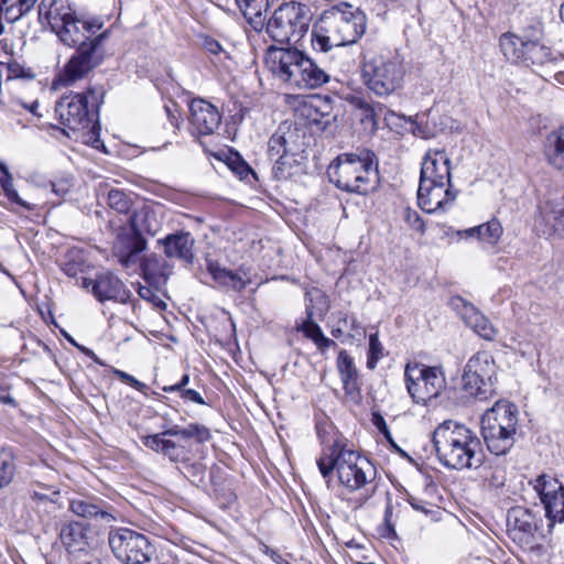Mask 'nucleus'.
I'll list each match as a JSON object with an SVG mask.
<instances>
[{
	"mask_svg": "<svg viewBox=\"0 0 564 564\" xmlns=\"http://www.w3.org/2000/svg\"><path fill=\"white\" fill-rule=\"evenodd\" d=\"M503 228L497 219H491L479 226L468 228L462 232L465 237H477L489 245H496L501 238Z\"/></svg>",
	"mask_w": 564,
	"mask_h": 564,
	"instance_id": "4c0bfd02",
	"label": "nucleus"
},
{
	"mask_svg": "<svg viewBox=\"0 0 564 564\" xmlns=\"http://www.w3.org/2000/svg\"><path fill=\"white\" fill-rule=\"evenodd\" d=\"M239 10L248 23L256 30L264 29L265 13L269 9V0H235Z\"/></svg>",
	"mask_w": 564,
	"mask_h": 564,
	"instance_id": "72a5a7b5",
	"label": "nucleus"
},
{
	"mask_svg": "<svg viewBox=\"0 0 564 564\" xmlns=\"http://www.w3.org/2000/svg\"><path fill=\"white\" fill-rule=\"evenodd\" d=\"M189 122L200 135H209L220 124V115L215 106L204 99H193L189 104Z\"/></svg>",
	"mask_w": 564,
	"mask_h": 564,
	"instance_id": "412c9836",
	"label": "nucleus"
},
{
	"mask_svg": "<svg viewBox=\"0 0 564 564\" xmlns=\"http://www.w3.org/2000/svg\"><path fill=\"white\" fill-rule=\"evenodd\" d=\"M138 294L141 299L152 303L158 308L164 310L166 307L165 302L150 286L140 285L138 289Z\"/></svg>",
	"mask_w": 564,
	"mask_h": 564,
	"instance_id": "3c124183",
	"label": "nucleus"
},
{
	"mask_svg": "<svg viewBox=\"0 0 564 564\" xmlns=\"http://www.w3.org/2000/svg\"><path fill=\"white\" fill-rule=\"evenodd\" d=\"M210 437L206 426L191 423L185 427L173 425L160 433L145 435L141 440L145 447L164 455L173 463L181 464L180 471L193 485L198 486L205 480L206 466L202 462L191 460L188 440L194 438L197 443H205Z\"/></svg>",
	"mask_w": 564,
	"mask_h": 564,
	"instance_id": "f257e3e1",
	"label": "nucleus"
},
{
	"mask_svg": "<svg viewBox=\"0 0 564 564\" xmlns=\"http://www.w3.org/2000/svg\"><path fill=\"white\" fill-rule=\"evenodd\" d=\"M530 37L507 32L500 36L499 45L507 61L522 65Z\"/></svg>",
	"mask_w": 564,
	"mask_h": 564,
	"instance_id": "2f4dec72",
	"label": "nucleus"
},
{
	"mask_svg": "<svg viewBox=\"0 0 564 564\" xmlns=\"http://www.w3.org/2000/svg\"><path fill=\"white\" fill-rule=\"evenodd\" d=\"M518 416V408L507 401H498L485 412L481 417V435L491 454L503 456L513 447Z\"/></svg>",
	"mask_w": 564,
	"mask_h": 564,
	"instance_id": "423d86ee",
	"label": "nucleus"
},
{
	"mask_svg": "<svg viewBox=\"0 0 564 564\" xmlns=\"http://www.w3.org/2000/svg\"><path fill=\"white\" fill-rule=\"evenodd\" d=\"M306 312L307 319L297 326V330L302 332L306 338L311 339L322 354L329 347H336L337 344L333 339L326 337L321 326L313 321V311L308 306L306 307Z\"/></svg>",
	"mask_w": 564,
	"mask_h": 564,
	"instance_id": "c9c22d12",
	"label": "nucleus"
},
{
	"mask_svg": "<svg viewBox=\"0 0 564 564\" xmlns=\"http://www.w3.org/2000/svg\"><path fill=\"white\" fill-rule=\"evenodd\" d=\"M159 242L164 246V253L169 258H177L187 263L194 259V239L189 232H175L160 239Z\"/></svg>",
	"mask_w": 564,
	"mask_h": 564,
	"instance_id": "bb28decb",
	"label": "nucleus"
},
{
	"mask_svg": "<svg viewBox=\"0 0 564 564\" xmlns=\"http://www.w3.org/2000/svg\"><path fill=\"white\" fill-rule=\"evenodd\" d=\"M105 54L104 47H97L96 45H88L76 50L61 72L58 82L64 86H68L84 78L89 72L101 64Z\"/></svg>",
	"mask_w": 564,
	"mask_h": 564,
	"instance_id": "2eb2a0df",
	"label": "nucleus"
},
{
	"mask_svg": "<svg viewBox=\"0 0 564 564\" xmlns=\"http://www.w3.org/2000/svg\"><path fill=\"white\" fill-rule=\"evenodd\" d=\"M63 271L66 275L70 278H76L78 273L82 271L80 264L76 262H67L63 267Z\"/></svg>",
	"mask_w": 564,
	"mask_h": 564,
	"instance_id": "0e129e2a",
	"label": "nucleus"
},
{
	"mask_svg": "<svg viewBox=\"0 0 564 564\" xmlns=\"http://www.w3.org/2000/svg\"><path fill=\"white\" fill-rule=\"evenodd\" d=\"M432 443L438 462L446 468L462 470L480 464V440L465 424L445 420L435 427Z\"/></svg>",
	"mask_w": 564,
	"mask_h": 564,
	"instance_id": "f03ea898",
	"label": "nucleus"
},
{
	"mask_svg": "<svg viewBox=\"0 0 564 564\" xmlns=\"http://www.w3.org/2000/svg\"><path fill=\"white\" fill-rule=\"evenodd\" d=\"M403 219L406 224L417 232L423 234L425 231V224L416 210L406 207L403 210Z\"/></svg>",
	"mask_w": 564,
	"mask_h": 564,
	"instance_id": "8fccbe9b",
	"label": "nucleus"
},
{
	"mask_svg": "<svg viewBox=\"0 0 564 564\" xmlns=\"http://www.w3.org/2000/svg\"><path fill=\"white\" fill-rule=\"evenodd\" d=\"M362 80L379 97H388L402 88L406 73L403 57L398 52H381L365 58Z\"/></svg>",
	"mask_w": 564,
	"mask_h": 564,
	"instance_id": "0eeeda50",
	"label": "nucleus"
},
{
	"mask_svg": "<svg viewBox=\"0 0 564 564\" xmlns=\"http://www.w3.org/2000/svg\"><path fill=\"white\" fill-rule=\"evenodd\" d=\"M458 191L452 183L436 181H420L417 189V203L423 212L427 214L438 210H446L454 204Z\"/></svg>",
	"mask_w": 564,
	"mask_h": 564,
	"instance_id": "dca6fc26",
	"label": "nucleus"
},
{
	"mask_svg": "<svg viewBox=\"0 0 564 564\" xmlns=\"http://www.w3.org/2000/svg\"><path fill=\"white\" fill-rule=\"evenodd\" d=\"M383 357V346L377 333L369 335V348L367 354V367L373 370Z\"/></svg>",
	"mask_w": 564,
	"mask_h": 564,
	"instance_id": "de8ad7c7",
	"label": "nucleus"
},
{
	"mask_svg": "<svg viewBox=\"0 0 564 564\" xmlns=\"http://www.w3.org/2000/svg\"><path fill=\"white\" fill-rule=\"evenodd\" d=\"M0 185L6 197L13 204H17L25 210L32 212L36 205L24 200L17 189L14 188L13 177L8 166L4 163H0Z\"/></svg>",
	"mask_w": 564,
	"mask_h": 564,
	"instance_id": "ea45409f",
	"label": "nucleus"
},
{
	"mask_svg": "<svg viewBox=\"0 0 564 564\" xmlns=\"http://www.w3.org/2000/svg\"><path fill=\"white\" fill-rule=\"evenodd\" d=\"M235 172L240 175V178H246L249 174H254L251 167L243 161L235 167Z\"/></svg>",
	"mask_w": 564,
	"mask_h": 564,
	"instance_id": "338daca9",
	"label": "nucleus"
},
{
	"mask_svg": "<svg viewBox=\"0 0 564 564\" xmlns=\"http://www.w3.org/2000/svg\"><path fill=\"white\" fill-rule=\"evenodd\" d=\"M451 169V160L444 149H430L423 158L420 181L452 183Z\"/></svg>",
	"mask_w": 564,
	"mask_h": 564,
	"instance_id": "4be33fe9",
	"label": "nucleus"
},
{
	"mask_svg": "<svg viewBox=\"0 0 564 564\" xmlns=\"http://www.w3.org/2000/svg\"><path fill=\"white\" fill-rule=\"evenodd\" d=\"M299 111L311 124L323 126L325 128L328 123V120H324L321 115L322 112H319V108L316 107V101H304L300 105Z\"/></svg>",
	"mask_w": 564,
	"mask_h": 564,
	"instance_id": "49530a36",
	"label": "nucleus"
},
{
	"mask_svg": "<svg viewBox=\"0 0 564 564\" xmlns=\"http://www.w3.org/2000/svg\"><path fill=\"white\" fill-rule=\"evenodd\" d=\"M456 301L463 305L460 315L466 325L484 339L494 340L496 338L497 330L489 319L473 304L466 303L462 297H457Z\"/></svg>",
	"mask_w": 564,
	"mask_h": 564,
	"instance_id": "cd10ccee",
	"label": "nucleus"
},
{
	"mask_svg": "<svg viewBox=\"0 0 564 564\" xmlns=\"http://www.w3.org/2000/svg\"><path fill=\"white\" fill-rule=\"evenodd\" d=\"M392 516H393V506L391 502H389L386 507L384 517H383L388 536L391 534H395Z\"/></svg>",
	"mask_w": 564,
	"mask_h": 564,
	"instance_id": "052dcab7",
	"label": "nucleus"
},
{
	"mask_svg": "<svg viewBox=\"0 0 564 564\" xmlns=\"http://www.w3.org/2000/svg\"><path fill=\"white\" fill-rule=\"evenodd\" d=\"M108 543L113 555L124 564H147L153 554L149 539L128 528L111 530Z\"/></svg>",
	"mask_w": 564,
	"mask_h": 564,
	"instance_id": "f8f14e48",
	"label": "nucleus"
},
{
	"mask_svg": "<svg viewBox=\"0 0 564 564\" xmlns=\"http://www.w3.org/2000/svg\"><path fill=\"white\" fill-rule=\"evenodd\" d=\"M203 47L206 52L212 55L218 56L219 62L229 59V53L223 47V45L213 37L206 36L203 41Z\"/></svg>",
	"mask_w": 564,
	"mask_h": 564,
	"instance_id": "09e8293b",
	"label": "nucleus"
},
{
	"mask_svg": "<svg viewBox=\"0 0 564 564\" xmlns=\"http://www.w3.org/2000/svg\"><path fill=\"white\" fill-rule=\"evenodd\" d=\"M80 286L90 288L93 295L101 303L113 301L126 304L131 297L124 283L110 271L99 272L95 279L83 278Z\"/></svg>",
	"mask_w": 564,
	"mask_h": 564,
	"instance_id": "f3484780",
	"label": "nucleus"
},
{
	"mask_svg": "<svg viewBox=\"0 0 564 564\" xmlns=\"http://www.w3.org/2000/svg\"><path fill=\"white\" fill-rule=\"evenodd\" d=\"M300 132L291 123H281L268 141V156L274 162L272 175L278 181L290 180L300 172L301 164L297 159L301 145L297 140Z\"/></svg>",
	"mask_w": 564,
	"mask_h": 564,
	"instance_id": "6e6552de",
	"label": "nucleus"
},
{
	"mask_svg": "<svg viewBox=\"0 0 564 564\" xmlns=\"http://www.w3.org/2000/svg\"><path fill=\"white\" fill-rule=\"evenodd\" d=\"M188 383H189V376L187 373H185L182 376V378L178 382H176L175 384H171V386H164L162 388V390L164 392H169V393L177 392V391L185 389Z\"/></svg>",
	"mask_w": 564,
	"mask_h": 564,
	"instance_id": "680f3d73",
	"label": "nucleus"
},
{
	"mask_svg": "<svg viewBox=\"0 0 564 564\" xmlns=\"http://www.w3.org/2000/svg\"><path fill=\"white\" fill-rule=\"evenodd\" d=\"M541 216L549 234L564 237V196L547 199L541 207Z\"/></svg>",
	"mask_w": 564,
	"mask_h": 564,
	"instance_id": "c85d7f7f",
	"label": "nucleus"
},
{
	"mask_svg": "<svg viewBox=\"0 0 564 564\" xmlns=\"http://www.w3.org/2000/svg\"><path fill=\"white\" fill-rule=\"evenodd\" d=\"M312 101H316V107L319 108V112L323 118H327L330 115L332 106L327 100H323L321 98L312 99Z\"/></svg>",
	"mask_w": 564,
	"mask_h": 564,
	"instance_id": "69168bd1",
	"label": "nucleus"
},
{
	"mask_svg": "<svg viewBox=\"0 0 564 564\" xmlns=\"http://www.w3.org/2000/svg\"><path fill=\"white\" fill-rule=\"evenodd\" d=\"M4 73H7V79L31 77L22 65L18 62L4 63Z\"/></svg>",
	"mask_w": 564,
	"mask_h": 564,
	"instance_id": "603ef678",
	"label": "nucleus"
},
{
	"mask_svg": "<svg viewBox=\"0 0 564 564\" xmlns=\"http://www.w3.org/2000/svg\"><path fill=\"white\" fill-rule=\"evenodd\" d=\"M15 473L14 457L10 453H0V489L7 487Z\"/></svg>",
	"mask_w": 564,
	"mask_h": 564,
	"instance_id": "c03bdc74",
	"label": "nucleus"
},
{
	"mask_svg": "<svg viewBox=\"0 0 564 564\" xmlns=\"http://www.w3.org/2000/svg\"><path fill=\"white\" fill-rule=\"evenodd\" d=\"M408 502L411 505V507L416 510V511H420L422 513H430L431 512V508L433 507L432 503L427 502V501H424L423 499L414 496V495H409L408 496Z\"/></svg>",
	"mask_w": 564,
	"mask_h": 564,
	"instance_id": "4d7b16f0",
	"label": "nucleus"
},
{
	"mask_svg": "<svg viewBox=\"0 0 564 564\" xmlns=\"http://www.w3.org/2000/svg\"><path fill=\"white\" fill-rule=\"evenodd\" d=\"M336 321L341 325V328L346 332L349 338H355L364 334V328L355 315H349L345 312H338L336 314Z\"/></svg>",
	"mask_w": 564,
	"mask_h": 564,
	"instance_id": "a18cd8bd",
	"label": "nucleus"
},
{
	"mask_svg": "<svg viewBox=\"0 0 564 564\" xmlns=\"http://www.w3.org/2000/svg\"><path fill=\"white\" fill-rule=\"evenodd\" d=\"M327 174L337 188L366 195L378 183V160L368 149L341 153L330 163Z\"/></svg>",
	"mask_w": 564,
	"mask_h": 564,
	"instance_id": "20e7f679",
	"label": "nucleus"
},
{
	"mask_svg": "<svg viewBox=\"0 0 564 564\" xmlns=\"http://www.w3.org/2000/svg\"><path fill=\"white\" fill-rule=\"evenodd\" d=\"M337 24L339 34L344 37L345 45L356 43L366 30V15L359 9H354L348 3L335 6L329 9Z\"/></svg>",
	"mask_w": 564,
	"mask_h": 564,
	"instance_id": "6ab92c4d",
	"label": "nucleus"
},
{
	"mask_svg": "<svg viewBox=\"0 0 564 564\" xmlns=\"http://www.w3.org/2000/svg\"><path fill=\"white\" fill-rule=\"evenodd\" d=\"M101 26L102 24L97 21L90 22L80 20L75 14L74 18L68 20L55 33L65 45L75 47L76 50L88 45L102 47L106 33H97Z\"/></svg>",
	"mask_w": 564,
	"mask_h": 564,
	"instance_id": "ddd939ff",
	"label": "nucleus"
},
{
	"mask_svg": "<svg viewBox=\"0 0 564 564\" xmlns=\"http://www.w3.org/2000/svg\"><path fill=\"white\" fill-rule=\"evenodd\" d=\"M106 203L110 209L118 214H131L133 212L131 210V198L123 191L118 188H111L107 192Z\"/></svg>",
	"mask_w": 564,
	"mask_h": 564,
	"instance_id": "37998d69",
	"label": "nucleus"
},
{
	"mask_svg": "<svg viewBox=\"0 0 564 564\" xmlns=\"http://www.w3.org/2000/svg\"><path fill=\"white\" fill-rule=\"evenodd\" d=\"M352 104L356 108H358L361 111H369L371 112V104H369L364 98L355 97L352 100Z\"/></svg>",
	"mask_w": 564,
	"mask_h": 564,
	"instance_id": "774afa93",
	"label": "nucleus"
},
{
	"mask_svg": "<svg viewBox=\"0 0 564 564\" xmlns=\"http://www.w3.org/2000/svg\"><path fill=\"white\" fill-rule=\"evenodd\" d=\"M551 61V48L543 44L538 37L530 39L522 65L542 66Z\"/></svg>",
	"mask_w": 564,
	"mask_h": 564,
	"instance_id": "a19ab883",
	"label": "nucleus"
},
{
	"mask_svg": "<svg viewBox=\"0 0 564 564\" xmlns=\"http://www.w3.org/2000/svg\"><path fill=\"white\" fill-rule=\"evenodd\" d=\"M180 393V397L187 402H194L197 404H205V400L200 395V393L194 389H183L181 391H177Z\"/></svg>",
	"mask_w": 564,
	"mask_h": 564,
	"instance_id": "bf43d9fd",
	"label": "nucleus"
},
{
	"mask_svg": "<svg viewBox=\"0 0 564 564\" xmlns=\"http://www.w3.org/2000/svg\"><path fill=\"white\" fill-rule=\"evenodd\" d=\"M88 527L78 521H70L61 528L59 539L69 553L85 551L88 547Z\"/></svg>",
	"mask_w": 564,
	"mask_h": 564,
	"instance_id": "c756f323",
	"label": "nucleus"
},
{
	"mask_svg": "<svg viewBox=\"0 0 564 564\" xmlns=\"http://www.w3.org/2000/svg\"><path fill=\"white\" fill-rule=\"evenodd\" d=\"M371 422L388 442L393 441L390 430L386 423V420L379 412L372 413Z\"/></svg>",
	"mask_w": 564,
	"mask_h": 564,
	"instance_id": "5fc2aeb1",
	"label": "nucleus"
},
{
	"mask_svg": "<svg viewBox=\"0 0 564 564\" xmlns=\"http://www.w3.org/2000/svg\"><path fill=\"white\" fill-rule=\"evenodd\" d=\"M463 390L466 395L487 400L496 393L497 366L492 355L478 351L467 361L462 377Z\"/></svg>",
	"mask_w": 564,
	"mask_h": 564,
	"instance_id": "9b49d317",
	"label": "nucleus"
},
{
	"mask_svg": "<svg viewBox=\"0 0 564 564\" xmlns=\"http://www.w3.org/2000/svg\"><path fill=\"white\" fill-rule=\"evenodd\" d=\"M534 489L544 506L551 524L564 522V486L554 477L541 475L535 479Z\"/></svg>",
	"mask_w": 564,
	"mask_h": 564,
	"instance_id": "a211bd4d",
	"label": "nucleus"
},
{
	"mask_svg": "<svg viewBox=\"0 0 564 564\" xmlns=\"http://www.w3.org/2000/svg\"><path fill=\"white\" fill-rule=\"evenodd\" d=\"M306 55L297 48H270L267 62L271 72L282 82L296 87Z\"/></svg>",
	"mask_w": 564,
	"mask_h": 564,
	"instance_id": "4468645a",
	"label": "nucleus"
},
{
	"mask_svg": "<svg viewBox=\"0 0 564 564\" xmlns=\"http://www.w3.org/2000/svg\"><path fill=\"white\" fill-rule=\"evenodd\" d=\"M507 524L514 539L528 542L538 530V518L530 509L516 506L508 511Z\"/></svg>",
	"mask_w": 564,
	"mask_h": 564,
	"instance_id": "b1692460",
	"label": "nucleus"
},
{
	"mask_svg": "<svg viewBox=\"0 0 564 564\" xmlns=\"http://www.w3.org/2000/svg\"><path fill=\"white\" fill-rule=\"evenodd\" d=\"M263 553L270 556V558L276 564H292L288 560L283 558L279 552L270 549L268 545H263Z\"/></svg>",
	"mask_w": 564,
	"mask_h": 564,
	"instance_id": "e2e57ef3",
	"label": "nucleus"
},
{
	"mask_svg": "<svg viewBox=\"0 0 564 564\" xmlns=\"http://www.w3.org/2000/svg\"><path fill=\"white\" fill-rule=\"evenodd\" d=\"M336 366L346 397L356 404L360 403L362 395L354 359L343 349L338 352Z\"/></svg>",
	"mask_w": 564,
	"mask_h": 564,
	"instance_id": "393cba45",
	"label": "nucleus"
},
{
	"mask_svg": "<svg viewBox=\"0 0 564 564\" xmlns=\"http://www.w3.org/2000/svg\"><path fill=\"white\" fill-rule=\"evenodd\" d=\"M115 373L119 379H121L123 382L128 383L138 391H143L147 388V386L143 382L139 381L133 376L122 370H116Z\"/></svg>",
	"mask_w": 564,
	"mask_h": 564,
	"instance_id": "13d9d810",
	"label": "nucleus"
},
{
	"mask_svg": "<svg viewBox=\"0 0 564 564\" xmlns=\"http://www.w3.org/2000/svg\"><path fill=\"white\" fill-rule=\"evenodd\" d=\"M389 110L381 104L371 105V112L362 111V121H372L373 124L377 123V119L383 116L386 118Z\"/></svg>",
	"mask_w": 564,
	"mask_h": 564,
	"instance_id": "864d4df0",
	"label": "nucleus"
},
{
	"mask_svg": "<svg viewBox=\"0 0 564 564\" xmlns=\"http://www.w3.org/2000/svg\"><path fill=\"white\" fill-rule=\"evenodd\" d=\"M105 91L101 87H91L86 91L62 96L55 105L59 123L72 131H88L89 142L98 148L100 126L99 108L104 102Z\"/></svg>",
	"mask_w": 564,
	"mask_h": 564,
	"instance_id": "39448f33",
	"label": "nucleus"
},
{
	"mask_svg": "<svg viewBox=\"0 0 564 564\" xmlns=\"http://www.w3.org/2000/svg\"><path fill=\"white\" fill-rule=\"evenodd\" d=\"M312 45L315 51L328 52L334 47L345 46L330 10L322 13L313 26Z\"/></svg>",
	"mask_w": 564,
	"mask_h": 564,
	"instance_id": "aec40b11",
	"label": "nucleus"
},
{
	"mask_svg": "<svg viewBox=\"0 0 564 564\" xmlns=\"http://www.w3.org/2000/svg\"><path fill=\"white\" fill-rule=\"evenodd\" d=\"M75 14L76 10L69 0H41L39 4L40 21H45L54 32Z\"/></svg>",
	"mask_w": 564,
	"mask_h": 564,
	"instance_id": "5701e85b",
	"label": "nucleus"
},
{
	"mask_svg": "<svg viewBox=\"0 0 564 564\" xmlns=\"http://www.w3.org/2000/svg\"><path fill=\"white\" fill-rule=\"evenodd\" d=\"M404 383L412 401L426 405L446 389V377L442 367L408 362L404 368Z\"/></svg>",
	"mask_w": 564,
	"mask_h": 564,
	"instance_id": "9d476101",
	"label": "nucleus"
},
{
	"mask_svg": "<svg viewBox=\"0 0 564 564\" xmlns=\"http://www.w3.org/2000/svg\"><path fill=\"white\" fill-rule=\"evenodd\" d=\"M37 0H0V20L13 23L26 14Z\"/></svg>",
	"mask_w": 564,
	"mask_h": 564,
	"instance_id": "58836bf2",
	"label": "nucleus"
},
{
	"mask_svg": "<svg viewBox=\"0 0 564 564\" xmlns=\"http://www.w3.org/2000/svg\"><path fill=\"white\" fill-rule=\"evenodd\" d=\"M108 505L96 497L77 496L69 500L68 509L77 517L91 519L100 518L106 522L115 520L113 516L107 511Z\"/></svg>",
	"mask_w": 564,
	"mask_h": 564,
	"instance_id": "a878e982",
	"label": "nucleus"
},
{
	"mask_svg": "<svg viewBox=\"0 0 564 564\" xmlns=\"http://www.w3.org/2000/svg\"><path fill=\"white\" fill-rule=\"evenodd\" d=\"M51 185L53 193L56 194L58 197H64L65 195H67L73 186L72 180L68 177H64L62 180L52 182Z\"/></svg>",
	"mask_w": 564,
	"mask_h": 564,
	"instance_id": "6e6d98bb",
	"label": "nucleus"
},
{
	"mask_svg": "<svg viewBox=\"0 0 564 564\" xmlns=\"http://www.w3.org/2000/svg\"><path fill=\"white\" fill-rule=\"evenodd\" d=\"M207 271L215 282L232 291L241 292L250 283V280L241 276L239 272L223 268L214 261H207Z\"/></svg>",
	"mask_w": 564,
	"mask_h": 564,
	"instance_id": "473e14b6",
	"label": "nucleus"
},
{
	"mask_svg": "<svg viewBox=\"0 0 564 564\" xmlns=\"http://www.w3.org/2000/svg\"><path fill=\"white\" fill-rule=\"evenodd\" d=\"M316 463L319 473L327 481L336 470L339 482L347 490L366 489L368 494L357 499L358 506H362L373 494L375 490L369 492L367 486L375 479L376 469L368 459L361 457L357 452L335 442L329 447V453H324Z\"/></svg>",
	"mask_w": 564,
	"mask_h": 564,
	"instance_id": "7ed1b4c3",
	"label": "nucleus"
},
{
	"mask_svg": "<svg viewBox=\"0 0 564 564\" xmlns=\"http://www.w3.org/2000/svg\"><path fill=\"white\" fill-rule=\"evenodd\" d=\"M481 476L489 487L499 489L505 486L507 480L506 466L495 462H488L484 465Z\"/></svg>",
	"mask_w": 564,
	"mask_h": 564,
	"instance_id": "79ce46f5",
	"label": "nucleus"
},
{
	"mask_svg": "<svg viewBox=\"0 0 564 564\" xmlns=\"http://www.w3.org/2000/svg\"><path fill=\"white\" fill-rule=\"evenodd\" d=\"M329 80L328 74L306 56L297 88H317Z\"/></svg>",
	"mask_w": 564,
	"mask_h": 564,
	"instance_id": "e433bc0d",
	"label": "nucleus"
},
{
	"mask_svg": "<svg viewBox=\"0 0 564 564\" xmlns=\"http://www.w3.org/2000/svg\"><path fill=\"white\" fill-rule=\"evenodd\" d=\"M543 153L551 166L564 170V126L547 133L543 143Z\"/></svg>",
	"mask_w": 564,
	"mask_h": 564,
	"instance_id": "7c9ffc66",
	"label": "nucleus"
},
{
	"mask_svg": "<svg viewBox=\"0 0 564 564\" xmlns=\"http://www.w3.org/2000/svg\"><path fill=\"white\" fill-rule=\"evenodd\" d=\"M131 231L135 236L148 234L154 236L159 229V224L153 210L143 206L134 209L128 218Z\"/></svg>",
	"mask_w": 564,
	"mask_h": 564,
	"instance_id": "f704fd0d",
	"label": "nucleus"
},
{
	"mask_svg": "<svg viewBox=\"0 0 564 564\" xmlns=\"http://www.w3.org/2000/svg\"><path fill=\"white\" fill-rule=\"evenodd\" d=\"M312 21L311 8L301 2H284L264 21L268 35L279 43H297L308 31Z\"/></svg>",
	"mask_w": 564,
	"mask_h": 564,
	"instance_id": "1a4fd4ad",
	"label": "nucleus"
}]
</instances>
